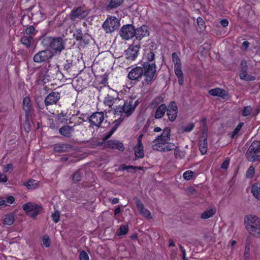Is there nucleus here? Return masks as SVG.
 <instances>
[{
	"label": "nucleus",
	"mask_w": 260,
	"mask_h": 260,
	"mask_svg": "<svg viewBox=\"0 0 260 260\" xmlns=\"http://www.w3.org/2000/svg\"><path fill=\"white\" fill-rule=\"evenodd\" d=\"M176 148V147L175 146V145L174 144L167 142V144H166L165 147L164 152L167 151H171V150L175 149L174 154H175L176 157H177V155L178 154V151L177 150H176V149H175Z\"/></svg>",
	"instance_id": "c9c22d12"
},
{
	"label": "nucleus",
	"mask_w": 260,
	"mask_h": 260,
	"mask_svg": "<svg viewBox=\"0 0 260 260\" xmlns=\"http://www.w3.org/2000/svg\"><path fill=\"white\" fill-rule=\"evenodd\" d=\"M80 260H89V256L87 252L82 251L79 254Z\"/></svg>",
	"instance_id": "603ef678"
},
{
	"label": "nucleus",
	"mask_w": 260,
	"mask_h": 260,
	"mask_svg": "<svg viewBox=\"0 0 260 260\" xmlns=\"http://www.w3.org/2000/svg\"><path fill=\"white\" fill-rule=\"evenodd\" d=\"M246 230L252 236L260 239V218L255 215L249 214L244 219Z\"/></svg>",
	"instance_id": "f257e3e1"
},
{
	"label": "nucleus",
	"mask_w": 260,
	"mask_h": 260,
	"mask_svg": "<svg viewBox=\"0 0 260 260\" xmlns=\"http://www.w3.org/2000/svg\"><path fill=\"white\" fill-rule=\"evenodd\" d=\"M23 109L25 111L26 118L28 119L32 115V105L30 99L26 96L23 100Z\"/></svg>",
	"instance_id": "aec40b11"
},
{
	"label": "nucleus",
	"mask_w": 260,
	"mask_h": 260,
	"mask_svg": "<svg viewBox=\"0 0 260 260\" xmlns=\"http://www.w3.org/2000/svg\"><path fill=\"white\" fill-rule=\"evenodd\" d=\"M119 26V22L118 19L114 17L107 18L104 22L103 27L106 32H112L117 29Z\"/></svg>",
	"instance_id": "0eeeda50"
},
{
	"label": "nucleus",
	"mask_w": 260,
	"mask_h": 260,
	"mask_svg": "<svg viewBox=\"0 0 260 260\" xmlns=\"http://www.w3.org/2000/svg\"><path fill=\"white\" fill-rule=\"evenodd\" d=\"M137 105L138 101H135L134 99L123 100L122 104L120 103L118 105L116 106L115 114L122 115L123 113H124L128 117L133 113Z\"/></svg>",
	"instance_id": "f03ea898"
},
{
	"label": "nucleus",
	"mask_w": 260,
	"mask_h": 260,
	"mask_svg": "<svg viewBox=\"0 0 260 260\" xmlns=\"http://www.w3.org/2000/svg\"><path fill=\"white\" fill-rule=\"evenodd\" d=\"M167 111V106L164 104H161L158 106L154 114L155 119L161 118Z\"/></svg>",
	"instance_id": "a878e982"
},
{
	"label": "nucleus",
	"mask_w": 260,
	"mask_h": 260,
	"mask_svg": "<svg viewBox=\"0 0 260 260\" xmlns=\"http://www.w3.org/2000/svg\"><path fill=\"white\" fill-rule=\"evenodd\" d=\"M50 47L56 53H60L64 49V43L61 38H51Z\"/></svg>",
	"instance_id": "9d476101"
},
{
	"label": "nucleus",
	"mask_w": 260,
	"mask_h": 260,
	"mask_svg": "<svg viewBox=\"0 0 260 260\" xmlns=\"http://www.w3.org/2000/svg\"><path fill=\"white\" fill-rule=\"evenodd\" d=\"M161 100L162 99L161 98H155L152 102V105L156 107L157 106L158 103L161 101Z\"/></svg>",
	"instance_id": "680f3d73"
},
{
	"label": "nucleus",
	"mask_w": 260,
	"mask_h": 260,
	"mask_svg": "<svg viewBox=\"0 0 260 260\" xmlns=\"http://www.w3.org/2000/svg\"><path fill=\"white\" fill-rule=\"evenodd\" d=\"M107 146L110 148L118 149L121 151L124 150V147L123 144L117 140L108 141L107 143Z\"/></svg>",
	"instance_id": "5701e85b"
},
{
	"label": "nucleus",
	"mask_w": 260,
	"mask_h": 260,
	"mask_svg": "<svg viewBox=\"0 0 260 260\" xmlns=\"http://www.w3.org/2000/svg\"><path fill=\"white\" fill-rule=\"evenodd\" d=\"M136 207L139 211V214L143 217L151 219L153 218L150 211L146 208L143 203L138 198L135 199Z\"/></svg>",
	"instance_id": "9b49d317"
},
{
	"label": "nucleus",
	"mask_w": 260,
	"mask_h": 260,
	"mask_svg": "<svg viewBox=\"0 0 260 260\" xmlns=\"http://www.w3.org/2000/svg\"><path fill=\"white\" fill-rule=\"evenodd\" d=\"M143 68L140 67H136L133 68L128 74V78L131 80L138 81L143 75Z\"/></svg>",
	"instance_id": "2eb2a0df"
},
{
	"label": "nucleus",
	"mask_w": 260,
	"mask_h": 260,
	"mask_svg": "<svg viewBox=\"0 0 260 260\" xmlns=\"http://www.w3.org/2000/svg\"><path fill=\"white\" fill-rule=\"evenodd\" d=\"M36 34V32L35 31V27H34V26L30 25L25 29V34L24 35L32 36V37H34Z\"/></svg>",
	"instance_id": "58836bf2"
},
{
	"label": "nucleus",
	"mask_w": 260,
	"mask_h": 260,
	"mask_svg": "<svg viewBox=\"0 0 260 260\" xmlns=\"http://www.w3.org/2000/svg\"><path fill=\"white\" fill-rule=\"evenodd\" d=\"M104 103L105 105L112 107V106H114L113 108L115 110L116 105H118L120 103L122 104L123 100L120 99L118 98H114L113 96L108 94L107 96L105 98Z\"/></svg>",
	"instance_id": "6ab92c4d"
},
{
	"label": "nucleus",
	"mask_w": 260,
	"mask_h": 260,
	"mask_svg": "<svg viewBox=\"0 0 260 260\" xmlns=\"http://www.w3.org/2000/svg\"><path fill=\"white\" fill-rule=\"evenodd\" d=\"M21 43L26 48H29L34 43V37L32 36L23 35L20 39Z\"/></svg>",
	"instance_id": "393cba45"
},
{
	"label": "nucleus",
	"mask_w": 260,
	"mask_h": 260,
	"mask_svg": "<svg viewBox=\"0 0 260 260\" xmlns=\"http://www.w3.org/2000/svg\"><path fill=\"white\" fill-rule=\"evenodd\" d=\"M230 164V160L229 159H225L223 161V162L222 163L221 165V168L222 169H226Z\"/></svg>",
	"instance_id": "4d7b16f0"
},
{
	"label": "nucleus",
	"mask_w": 260,
	"mask_h": 260,
	"mask_svg": "<svg viewBox=\"0 0 260 260\" xmlns=\"http://www.w3.org/2000/svg\"><path fill=\"white\" fill-rule=\"evenodd\" d=\"M84 171L83 170H79L76 172L74 173V174L73 175V179H78L80 177H82L83 174L84 173Z\"/></svg>",
	"instance_id": "8fccbe9b"
},
{
	"label": "nucleus",
	"mask_w": 260,
	"mask_h": 260,
	"mask_svg": "<svg viewBox=\"0 0 260 260\" xmlns=\"http://www.w3.org/2000/svg\"><path fill=\"white\" fill-rule=\"evenodd\" d=\"M60 212L57 210H54L51 214V218L55 223H57L60 220Z\"/></svg>",
	"instance_id": "ea45409f"
},
{
	"label": "nucleus",
	"mask_w": 260,
	"mask_h": 260,
	"mask_svg": "<svg viewBox=\"0 0 260 260\" xmlns=\"http://www.w3.org/2000/svg\"><path fill=\"white\" fill-rule=\"evenodd\" d=\"M244 124L243 122H240L238 123L236 127L235 128L234 131L233 132L231 138H234L236 136H237L241 130L242 127Z\"/></svg>",
	"instance_id": "37998d69"
},
{
	"label": "nucleus",
	"mask_w": 260,
	"mask_h": 260,
	"mask_svg": "<svg viewBox=\"0 0 260 260\" xmlns=\"http://www.w3.org/2000/svg\"><path fill=\"white\" fill-rule=\"evenodd\" d=\"M193 174V172L190 170H187L183 173V179H190V178L192 177Z\"/></svg>",
	"instance_id": "3c124183"
},
{
	"label": "nucleus",
	"mask_w": 260,
	"mask_h": 260,
	"mask_svg": "<svg viewBox=\"0 0 260 260\" xmlns=\"http://www.w3.org/2000/svg\"><path fill=\"white\" fill-rule=\"evenodd\" d=\"M197 22L200 28L205 27V23L202 17H198L197 19Z\"/></svg>",
	"instance_id": "864d4df0"
},
{
	"label": "nucleus",
	"mask_w": 260,
	"mask_h": 260,
	"mask_svg": "<svg viewBox=\"0 0 260 260\" xmlns=\"http://www.w3.org/2000/svg\"><path fill=\"white\" fill-rule=\"evenodd\" d=\"M183 75L182 71L181 70V67L180 66V85L183 83Z\"/></svg>",
	"instance_id": "0e129e2a"
},
{
	"label": "nucleus",
	"mask_w": 260,
	"mask_h": 260,
	"mask_svg": "<svg viewBox=\"0 0 260 260\" xmlns=\"http://www.w3.org/2000/svg\"><path fill=\"white\" fill-rule=\"evenodd\" d=\"M42 241L43 245L46 247H48L50 246V240L48 236L44 235L42 238Z\"/></svg>",
	"instance_id": "49530a36"
},
{
	"label": "nucleus",
	"mask_w": 260,
	"mask_h": 260,
	"mask_svg": "<svg viewBox=\"0 0 260 260\" xmlns=\"http://www.w3.org/2000/svg\"><path fill=\"white\" fill-rule=\"evenodd\" d=\"M117 128V125H115L108 133L107 135L106 136V138H108L112 136V135L115 132Z\"/></svg>",
	"instance_id": "13d9d810"
},
{
	"label": "nucleus",
	"mask_w": 260,
	"mask_h": 260,
	"mask_svg": "<svg viewBox=\"0 0 260 260\" xmlns=\"http://www.w3.org/2000/svg\"><path fill=\"white\" fill-rule=\"evenodd\" d=\"M172 60L174 64V70L176 75L179 77V57L176 52L173 53L172 55Z\"/></svg>",
	"instance_id": "2f4dec72"
},
{
	"label": "nucleus",
	"mask_w": 260,
	"mask_h": 260,
	"mask_svg": "<svg viewBox=\"0 0 260 260\" xmlns=\"http://www.w3.org/2000/svg\"><path fill=\"white\" fill-rule=\"evenodd\" d=\"M216 213L215 208H209L204 211L201 215L202 219H206L212 217Z\"/></svg>",
	"instance_id": "7c9ffc66"
},
{
	"label": "nucleus",
	"mask_w": 260,
	"mask_h": 260,
	"mask_svg": "<svg viewBox=\"0 0 260 260\" xmlns=\"http://www.w3.org/2000/svg\"><path fill=\"white\" fill-rule=\"evenodd\" d=\"M15 199L13 196H9L6 199L0 197V207L8 206L13 203Z\"/></svg>",
	"instance_id": "473e14b6"
},
{
	"label": "nucleus",
	"mask_w": 260,
	"mask_h": 260,
	"mask_svg": "<svg viewBox=\"0 0 260 260\" xmlns=\"http://www.w3.org/2000/svg\"><path fill=\"white\" fill-rule=\"evenodd\" d=\"M70 148L69 145L64 143H57L54 145V151L58 152L67 151Z\"/></svg>",
	"instance_id": "c85d7f7f"
},
{
	"label": "nucleus",
	"mask_w": 260,
	"mask_h": 260,
	"mask_svg": "<svg viewBox=\"0 0 260 260\" xmlns=\"http://www.w3.org/2000/svg\"><path fill=\"white\" fill-rule=\"evenodd\" d=\"M51 57V52L49 50H45L41 51L35 54L34 56V60L36 62L41 63L48 60Z\"/></svg>",
	"instance_id": "f8f14e48"
},
{
	"label": "nucleus",
	"mask_w": 260,
	"mask_h": 260,
	"mask_svg": "<svg viewBox=\"0 0 260 260\" xmlns=\"http://www.w3.org/2000/svg\"><path fill=\"white\" fill-rule=\"evenodd\" d=\"M23 184L28 189H35L39 186V182L37 180H26Z\"/></svg>",
	"instance_id": "bb28decb"
},
{
	"label": "nucleus",
	"mask_w": 260,
	"mask_h": 260,
	"mask_svg": "<svg viewBox=\"0 0 260 260\" xmlns=\"http://www.w3.org/2000/svg\"><path fill=\"white\" fill-rule=\"evenodd\" d=\"M240 78L242 80L244 81H252L255 79L254 76L249 75L247 74L246 69H243L239 74Z\"/></svg>",
	"instance_id": "c756f323"
},
{
	"label": "nucleus",
	"mask_w": 260,
	"mask_h": 260,
	"mask_svg": "<svg viewBox=\"0 0 260 260\" xmlns=\"http://www.w3.org/2000/svg\"><path fill=\"white\" fill-rule=\"evenodd\" d=\"M119 34L123 39L129 40L135 36V28L132 25H123L120 29Z\"/></svg>",
	"instance_id": "6e6552de"
},
{
	"label": "nucleus",
	"mask_w": 260,
	"mask_h": 260,
	"mask_svg": "<svg viewBox=\"0 0 260 260\" xmlns=\"http://www.w3.org/2000/svg\"><path fill=\"white\" fill-rule=\"evenodd\" d=\"M128 232V225L127 224H123L120 226L119 229V235H123L127 234Z\"/></svg>",
	"instance_id": "a18cd8bd"
},
{
	"label": "nucleus",
	"mask_w": 260,
	"mask_h": 260,
	"mask_svg": "<svg viewBox=\"0 0 260 260\" xmlns=\"http://www.w3.org/2000/svg\"><path fill=\"white\" fill-rule=\"evenodd\" d=\"M72 67V63L67 62L66 63H65L64 64L63 68L66 71H69Z\"/></svg>",
	"instance_id": "052dcab7"
},
{
	"label": "nucleus",
	"mask_w": 260,
	"mask_h": 260,
	"mask_svg": "<svg viewBox=\"0 0 260 260\" xmlns=\"http://www.w3.org/2000/svg\"><path fill=\"white\" fill-rule=\"evenodd\" d=\"M104 120V114L103 112L93 113L89 118V122L93 126L97 127L101 126Z\"/></svg>",
	"instance_id": "1a4fd4ad"
},
{
	"label": "nucleus",
	"mask_w": 260,
	"mask_h": 260,
	"mask_svg": "<svg viewBox=\"0 0 260 260\" xmlns=\"http://www.w3.org/2000/svg\"><path fill=\"white\" fill-rule=\"evenodd\" d=\"M142 137H143V135H140L139 136L138 139L137 145H143L142 142Z\"/></svg>",
	"instance_id": "69168bd1"
},
{
	"label": "nucleus",
	"mask_w": 260,
	"mask_h": 260,
	"mask_svg": "<svg viewBox=\"0 0 260 260\" xmlns=\"http://www.w3.org/2000/svg\"><path fill=\"white\" fill-rule=\"evenodd\" d=\"M250 246L249 245H246L245 247L244 252V257L245 260H248L249 258Z\"/></svg>",
	"instance_id": "de8ad7c7"
},
{
	"label": "nucleus",
	"mask_w": 260,
	"mask_h": 260,
	"mask_svg": "<svg viewBox=\"0 0 260 260\" xmlns=\"http://www.w3.org/2000/svg\"><path fill=\"white\" fill-rule=\"evenodd\" d=\"M203 133L199 140V149L202 155L206 154L208 149L207 134L204 131Z\"/></svg>",
	"instance_id": "f3484780"
},
{
	"label": "nucleus",
	"mask_w": 260,
	"mask_h": 260,
	"mask_svg": "<svg viewBox=\"0 0 260 260\" xmlns=\"http://www.w3.org/2000/svg\"><path fill=\"white\" fill-rule=\"evenodd\" d=\"M180 250L182 252V253L183 254V260H187V259H186V258L185 257V250L180 246Z\"/></svg>",
	"instance_id": "338daca9"
},
{
	"label": "nucleus",
	"mask_w": 260,
	"mask_h": 260,
	"mask_svg": "<svg viewBox=\"0 0 260 260\" xmlns=\"http://www.w3.org/2000/svg\"><path fill=\"white\" fill-rule=\"evenodd\" d=\"M246 155L250 161L260 160V142L254 141L247 151Z\"/></svg>",
	"instance_id": "39448f33"
},
{
	"label": "nucleus",
	"mask_w": 260,
	"mask_h": 260,
	"mask_svg": "<svg viewBox=\"0 0 260 260\" xmlns=\"http://www.w3.org/2000/svg\"><path fill=\"white\" fill-rule=\"evenodd\" d=\"M154 56L155 54L153 52L151 51L146 52L143 57V60H144V62H147L149 63L153 62V61L154 59Z\"/></svg>",
	"instance_id": "f704fd0d"
},
{
	"label": "nucleus",
	"mask_w": 260,
	"mask_h": 260,
	"mask_svg": "<svg viewBox=\"0 0 260 260\" xmlns=\"http://www.w3.org/2000/svg\"><path fill=\"white\" fill-rule=\"evenodd\" d=\"M135 168H136V167H135L134 166H127L125 165H122L119 167V170H123V171L126 170H128V169H131L134 170Z\"/></svg>",
	"instance_id": "5fc2aeb1"
},
{
	"label": "nucleus",
	"mask_w": 260,
	"mask_h": 260,
	"mask_svg": "<svg viewBox=\"0 0 260 260\" xmlns=\"http://www.w3.org/2000/svg\"><path fill=\"white\" fill-rule=\"evenodd\" d=\"M220 24L223 27H226L228 26L229 22L226 19H223L220 21Z\"/></svg>",
	"instance_id": "bf43d9fd"
},
{
	"label": "nucleus",
	"mask_w": 260,
	"mask_h": 260,
	"mask_svg": "<svg viewBox=\"0 0 260 260\" xmlns=\"http://www.w3.org/2000/svg\"><path fill=\"white\" fill-rule=\"evenodd\" d=\"M23 209L30 217L35 218L42 210L41 206L32 202H28L23 206Z\"/></svg>",
	"instance_id": "423d86ee"
},
{
	"label": "nucleus",
	"mask_w": 260,
	"mask_h": 260,
	"mask_svg": "<svg viewBox=\"0 0 260 260\" xmlns=\"http://www.w3.org/2000/svg\"><path fill=\"white\" fill-rule=\"evenodd\" d=\"M111 202L113 204H117L119 202V199L118 198H114L112 200Z\"/></svg>",
	"instance_id": "774afa93"
},
{
	"label": "nucleus",
	"mask_w": 260,
	"mask_h": 260,
	"mask_svg": "<svg viewBox=\"0 0 260 260\" xmlns=\"http://www.w3.org/2000/svg\"><path fill=\"white\" fill-rule=\"evenodd\" d=\"M14 221V217L12 215H7L4 219V224L7 225H11Z\"/></svg>",
	"instance_id": "4c0bfd02"
},
{
	"label": "nucleus",
	"mask_w": 260,
	"mask_h": 260,
	"mask_svg": "<svg viewBox=\"0 0 260 260\" xmlns=\"http://www.w3.org/2000/svg\"><path fill=\"white\" fill-rule=\"evenodd\" d=\"M123 2V0H111L108 7L115 8L119 7Z\"/></svg>",
	"instance_id": "e433bc0d"
},
{
	"label": "nucleus",
	"mask_w": 260,
	"mask_h": 260,
	"mask_svg": "<svg viewBox=\"0 0 260 260\" xmlns=\"http://www.w3.org/2000/svg\"><path fill=\"white\" fill-rule=\"evenodd\" d=\"M60 99V93L58 92H52L45 99V104L46 106L55 104Z\"/></svg>",
	"instance_id": "a211bd4d"
},
{
	"label": "nucleus",
	"mask_w": 260,
	"mask_h": 260,
	"mask_svg": "<svg viewBox=\"0 0 260 260\" xmlns=\"http://www.w3.org/2000/svg\"><path fill=\"white\" fill-rule=\"evenodd\" d=\"M251 192L256 199L260 200V183L254 184L251 187Z\"/></svg>",
	"instance_id": "72a5a7b5"
},
{
	"label": "nucleus",
	"mask_w": 260,
	"mask_h": 260,
	"mask_svg": "<svg viewBox=\"0 0 260 260\" xmlns=\"http://www.w3.org/2000/svg\"><path fill=\"white\" fill-rule=\"evenodd\" d=\"M13 170V165L12 164H8L4 167V171L5 172H11Z\"/></svg>",
	"instance_id": "6e6d98bb"
},
{
	"label": "nucleus",
	"mask_w": 260,
	"mask_h": 260,
	"mask_svg": "<svg viewBox=\"0 0 260 260\" xmlns=\"http://www.w3.org/2000/svg\"><path fill=\"white\" fill-rule=\"evenodd\" d=\"M88 14V12L85 9L79 7L72 11L71 13V19L72 20L81 19L85 18Z\"/></svg>",
	"instance_id": "4468645a"
},
{
	"label": "nucleus",
	"mask_w": 260,
	"mask_h": 260,
	"mask_svg": "<svg viewBox=\"0 0 260 260\" xmlns=\"http://www.w3.org/2000/svg\"><path fill=\"white\" fill-rule=\"evenodd\" d=\"M74 37L77 40H81L83 37V34L81 29H77L74 34Z\"/></svg>",
	"instance_id": "09e8293b"
},
{
	"label": "nucleus",
	"mask_w": 260,
	"mask_h": 260,
	"mask_svg": "<svg viewBox=\"0 0 260 260\" xmlns=\"http://www.w3.org/2000/svg\"><path fill=\"white\" fill-rule=\"evenodd\" d=\"M167 115L169 119L171 121H174L177 116L178 113V107L177 104L174 102H171L168 106V109H167Z\"/></svg>",
	"instance_id": "dca6fc26"
},
{
	"label": "nucleus",
	"mask_w": 260,
	"mask_h": 260,
	"mask_svg": "<svg viewBox=\"0 0 260 260\" xmlns=\"http://www.w3.org/2000/svg\"><path fill=\"white\" fill-rule=\"evenodd\" d=\"M195 124L193 122H190L188 123L187 125L182 126V129L183 132H191L194 127Z\"/></svg>",
	"instance_id": "a19ab883"
},
{
	"label": "nucleus",
	"mask_w": 260,
	"mask_h": 260,
	"mask_svg": "<svg viewBox=\"0 0 260 260\" xmlns=\"http://www.w3.org/2000/svg\"><path fill=\"white\" fill-rule=\"evenodd\" d=\"M74 131V126H70L67 125H63L59 129V134L67 138H71Z\"/></svg>",
	"instance_id": "4be33fe9"
},
{
	"label": "nucleus",
	"mask_w": 260,
	"mask_h": 260,
	"mask_svg": "<svg viewBox=\"0 0 260 260\" xmlns=\"http://www.w3.org/2000/svg\"><path fill=\"white\" fill-rule=\"evenodd\" d=\"M255 172L254 167L251 166L246 172V178L248 179L252 178L254 176Z\"/></svg>",
	"instance_id": "79ce46f5"
},
{
	"label": "nucleus",
	"mask_w": 260,
	"mask_h": 260,
	"mask_svg": "<svg viewBox=\"0 0 260 260\" xmlns=\"http://www.w3.org/2000/svg\"><path fill=\"white\" fill-rule=\"evenodd\" d=\"M252 108L250 106H247L244 108L242 112V115L244 117L249 116L251 112Z\"/></svg>",
	"instance_id": "c03bdc74"
},
{
	"label": "nucleus",
	"mask_w": 260,
	"mask_h": 260,
	"mask_svg": "<svg viewBox=\"0 0 260 260\" xmlns=\"http://www.w3.org/2000/svg\"><path fill=\"white\" fill-rule=\"evenodd\" d=\"M209 93L212 96H219L222 99H224L225 96L228 95V93L225 90L218 87L209 90Z\"/></svg>",
	"instance_id": "b1692460"
},
{
	"label": "nucleus",
	"mask_w": 260,
	"mask_h": 260,
	"mask_svg": "<svg viewBox=\"0 0 260 260\" xmlns=\"http://www.w3.org/2000/svg\"><path fill=\"white\" fill-rule=\"evenodd\" d=\"M143 70L144 82L147 84H151L157 76L155 62L149 63L144 62L143 63Z\"/></svg>",
	"instance_id": "20e7f679"
},
{
	"label": "nucleus",
	"mask_w": 260,
	"mask_h": 260,
	"mask_svg": "<svg viewBox=\"0 0 260 260\" xmlns=\"http://www.w3.org/2000/svg\"><path fill=\"white\" fill-rule=\"evenodd\" d=\"M149 35L147 27L146 25H142L141 27L135 29V36L137 39L141 40L142 38Z\"/></svg>",
	"instance_id": "412c9836"
},
{
	"label": "nucleus",
	"mask_w": 260,
	"mask_h": 260,
	"mask_svg": "<svg viewBox=\"0 0 260 260\" xmlns=\"http://www.w3.org/2000/svg\"><path fill=\"white\" fill-rule=\"evenodd\" d=\"M249 45V43L247 41H244L242 44V46L243 49L246 50Z\"/></svg>",
	"instance_id": "e2e57ef3"
},
{
	"label": "nucleus",
	"mask_w": 260,
	"mask_h": 260,
	"mask_svg": "<svg viewBox=\"0 0 260 260\" xmlns=\"http://www.w3.org/2000/svg\"><path fill=\"white\" fill-rule=\"evenodd\" d=\"M170 129L165 128L161 135L158 136L153 141L152 148L154 150L164 152V149L167 142L170 140Z\"/></svg>",
	"instance_id": "7ed1b4c3"
},
{
	"label": "nucleus",
	"mask_w": 260,
	"mask_h": 260,
	"mask_svg": "<svg viewBox=\"0 0 260 260\" xmlns=\"http://www.w3.org/2000/svg\"><path fill=\"white\" fill-rule=\"evenodd\" d=\"M139 47L138 45H131L125 52L126 59L129 61L134 60L138 55Z\"/></svg>",
	"instance_id": "ddd939ff"
},
{
	"label": "nucleus",
	"mask_w": 260,
	"mask_h": 260,
	"mask_svg": "<svg viewBox=\"0 0 260 260\" xmlns=\"http://www.w3.org/2000/svg\"><path fill=\"white\" fill-rule=\"evenodd\" d=\"M136 158H142L144 156L143 145H136L134 148Z\"/></svg>",
	"instance_id": "cd10ccee"
}]
</instances>
